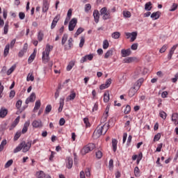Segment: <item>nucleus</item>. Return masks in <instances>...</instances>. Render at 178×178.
<instances>
[{"mask_svg": "<svg viewBox=\"0 0 178 178\" xmlns=\"http://www.w3.org/2000/svg\"><path fill=\"white\" fill-rule=\"evenodd\" d=\"M109 129V124L105 123L103 125H99L93 133V136H97V137H101L102 135L106 134V131Z\"/></svg>", "mask_w": 178, "mask_h": 178, "instance_id": "1", "label": "nucleus"}, {"mask_svg": "<svg viewBox=\"0 0 178 178\" xmlns=\"http://www.w3.org/2000/svg\"><path fill=\"white\" fill-rule=\"evenodd\" d=\"M95 148V144L89 143L82 149L81 152L83 155H86V154H88V152H90V151H92Z\"/></svg>", "mask_w": 178, "mask_h": 178, "instance_id": "2", "label": "nucleus"}, {"mask_svg": "<svg viewBox=\"0 0 178 178\" xmlns=\"http://www.w3.org/2000/svg\"><path fill=\"white\" fill-rule=\"evenodd\" d=\"M21 147L23 149V152H27V151H29L30 148H31V141H29L28 143L22 142L21 143Z\"/></svg>", "mask_w": 178, "mask_h": 178, "instance_id": "3", "label": "nucleus"}, {"mask_svg": "<svg viewBox=\"0 0 178 178\" xmlns=\"http://www.w3.org/2000/svg\"><path fill=\"white\" fill-rule=\"evenodd\" d=\"M77 24V19L76 18H73L69 23L68 29L70 31H73L74 30V27H76Z\"/></svg>", "mask_w": 178, "mask_h": 178, "instance_id": "4", "label": "nucleus"}, {"mask_svg": "<svg viewBox=\"0 0 178 178\" xmlns=\"http://www.w3.org/2000/svg\"><path fill=\"white\" fill-rule=\"evenodd\" d=\"M72 47H73V38H70L67 40V44H64V47L65 51H69L72 49Z\"/></svg>", "mask_w": 178, "mask_h": 178, "instance_id": "5", "label": "nucleus"}, {"mask_svg": "<svg viewBox=\"0 0 178 178\" xmlns=\"http://www.w3.org/2000/svg\"><path fill=\"white\" fill-rule=\"evenodd\" d=\"M177 47H178V44H175L172 46V47L170 49V51L168 54V60H170V59H172V57L173 56V54H175V51H176Z\"/></svg>", "mask_w": 178, "mask_h": 178, "instance_id": "6", "label": "nucleus"}, {"mask_svg": "<svg viewBox=\"0 0 178 178\" xmlns=\"http://www.w3.org/2000/svg\"><path fill=\"white\" fill-rule=\"evenodd\" d=\"M29 44H27V43H25L24 44L23 49L19 52L18 56H19V58H22L23 55H24L27 52Z\"/></svg>", "mask_w": 178, "mask_h": 178, "instance_id": "7", "label": "nucleus"}, {"mask_svg": "<svg viewBox=\"0 0 178 178\" xmlns=\"http://www.w3.org/2000/svg\"><path fill=\"white\" fill-rule=\"evenodd\" d=\"M32 126L35 129H38V127H42V122L41 121V120H35L32 122Z\"/></svg>", "mask_w": 178, "mask_h": 178, "instance_id": "8", "label": "nucleus"}, {"mask_svg": "<svg viewBox=\"0 0 178 178\" xmlns=\"http://www.w3.org/2000/svg\"><path fill=\"white\" fill-rule=\"evenodd\" d=\"M92 59H94V55L88 54L82 57L81 59V63H84V62H87V60H91Z\"/></svg>", "mask_w": 178, "mask_h": 178, "instance_id": "9", "label": "nucleus"}, {"mask_svg": "<svg viewBox=\"0 0 178 178\" xmlns=\"http://www.w3.org/2000/svg\"><path fill=\"white\" fill-rule=\"evenodd\" d=\"M121 54L122 58H126V56H130L131 55V50L130 49H122Z\"/></svg>", "mask_w": 178, "mask_h": 178, "instance_id": "10", "label": "nucleus"}, {"mask_svg": "<svg viewBox=\"0 0 178 178\" xmlns=\"http://www.w3.org/2000/svg\"><path fill=\"white\" fill-rule=\"evenodd\" d=\"M48 9H49V3L48 2V0H44L42 6V12H44V13H46V12H48Z\"/></svg>", "mask_w": 178, "mask_h": 178, "instance_id": "11", "label": "nucleus"}, {"mask_svg": "<svg viewBox=\"0 0 178 178\" xmlns=\"http://www.w3.org/2000/svg\"><path fill=\"white\" fill-rule=\"evenodd\" d=\"M60 18V15H56L55 17H54V20H53V22H52V23H51V30H54V27H56V24H58V22H59V19Z\"/></svg>", "mask_w": 178, "mask_h": 178, "instance_id": "12", "label": "nucleus"}, {"mask_svg": "<svg viewBox=\"0 0 178 178\" xmlns=\"http://www.w3.org/2000/svg\"><path fill=\"white\" fill-rule=\"evenodd\" d=\"M171 120H172V122H173V123H174V124H175V126L178 125V114H177V113H172Z\"/></svg>", "mask_w": 178, "mask_h": 178, "instance_id": "13", "label": "nucleus"}, {"mask_svg": "<svg viewBox=\"0 0 178 178\" xmlns=\"http://www.w3.org/2000/svg\"><path fill=\"white\" fill-rule=\"evenodd\" d=\"M35 101V93H31L29 97L26 100V104H30V102H34Z\"/></svg>", "mask_w": 178, "mask_h": 178, "instance_id": "14", "label": "nucleus"}, {"mask_svg": "<svg viewBox=\"0 0 178 178\" xmlns=\"http://www.w3.org/2000/svg\"><path fill=\"white\" fill-rule=\"evenodd\" d=\"M93 17L95 19V23H98L99 22V11L95 10L93 11Z\"/></svg>", "mask_w": 178, "mask_h": 178, "instance_id": "15", "label": "nucleus"}, {"mask_svg": "<svg viewBox=\"0 0 178 178\" xmlns=\"http://www.w3.org/2000/svg\"><path fill=\"white\" fill-rule=\"evenodd\" d=\"M29 126H30V121H27L24 123V127L22 130V134H26V133H27V130H29Z\"/></svg>", "mask_w": 178, "mask_h": 178, "instance_id": "16", "label": "nucleus"}, {"mask_svg": "<svg viewBox=\"0 0 178 178\" xmlns=\"http://www.w3.org/2000/svg\"><path fill=\"white\" fill-rule=\"evenodd\" d=\"M42 60L43 63H48L49 61V54L42 52Z\"/></svg>", "mask_w": 178, "mask_h": 178, "instance_id": "17", "label": "nucleus"}, {"mask_svg": "<svg viewBox=\"0 0 178 178\" xmlns=\"http://www.w3.org/2000/svg\"><path fill=\"white\" fill-rule=\"evenodd\" d=\"M52 49H54V46L50 45L49 44H47L46 45L45 49L43 51L44 54H47L49 55L51 51H52Z\"/></svg>", "mask_w": 178, "mask_h": 178, "instance_id": "18", "label": "nucleus"}, {"mask_svg": "<svg viewBox=\"0 0 178 178\" xmlns=\"http://www.w3.org/2000/svg\"><path fill=\"white\" fill-rule=\"evenodd\" d=\"M159 17H161V13L159 11H157L156 13H153L151 15V18L153 20H156V19H159Z\"/></svg>", "mask_w": 178, "mask_h": 178, "instance_id": "19", "label": "nucleus"}, {"mask_svg": "<svg viewBox=\"0 0 178 178\" xmlns=\"http://www.w3.org/2000/svg\"><path fill=\"white\" fill-rule=\"evenodd\" d=\"M8 115V109L1 108L0 110V118H5Z\"/></svg>", "mask_w": 178, "mask_h": 178, "instance_id": "20", "label": "nucleus"}, {"mask_svg": "<svg viewBox=\"0 0 178 178\" xmlns=\"http://www.w3.org/2000/svg\"><path fill=\"white\" fill-rule=\"evenodd\" d=\"M137 90L136 88H134V87L131 88L129 91V93H128V95L129 97H134V95H136V92H137Z\"/></svg>", "mask_w": 178, "mask_h": 178, "instance_id": "21", "label": "nucleus"}, {"mask_svg": "<svg viewBox=\"0 0 178 178\" xmlns=\"http://www.w3.org/2000/svg\"><path fill=\"white\" fill-rule=\"evenodd\" d=\"M73 167V159L72 158H68L67 160V169H72Z\"/></svg>", "mask_w": 178, "mask_h": 178, "instance_id": "22", "label": "nucleus"}, {"mask_svg": "<svg viewBox=\"0 0 178 178\" xmlns=\"http://www.w3.org/2000/svg\"><path fill=\"white\" fill-rule=\"evenodd\" d=\"M112 147H113V152L117 151V149H118V140H116V139H113L112 140Z\"/></svg>", "mask_w": 178, "mask_h": 178, "instance_id": "23", "label": "nucleus"}, {"mask_svg": "<svg viewBox=\"0 0 178 178\" xmlns=\"http://www.w3.org/2000/svg\"><path fill=\"white\" fill-rule=\"evenodd\" d=\"M135 59L136 58L134 57H128L123 60V63H131L134 62Z\"/></svg>", "mask_w": 178, "mask_h": 178, "instance_id": "24", "label": "nucleus"}, {"mask_svg": "<svg viewBox=\"0 0 178 178\" xmlns=\"http://www.w3.org/2000/svg\"><path fill=\"white\" fill-rule=\"evenodd\" d=\"M112 55H113V49H109L106 51L104 55V58L108 59V58H109V56H112Z\"/></svg>", "mask_w": 178, "mask_h": 178, "instance_id": "25", "label": "nucleus"}, {"mask_svg": "<svg viewBox=\"0 0 178 178\" xmlns=\"http://www.w3.org/2000/svg\"><path fill=\"white\" fill-rule=\"evenodd\" d=\"M44 177H45V172H44V171L40 170L36 172L37 178H44Z\"/></svg>", "mask_w": 178, "mask_h": 178, "instance_id": "26", "label": "nucleus"}, {"mask_svg": "<svg viewBox=\"0 0 178 178\" xmlns=\"http://www.w3.org/2000/svg\"><path fill=\"white\" fill-rule=\"evenodd\" d=\"M10 48V45L9 44L6 45L4 49V53H3V55L5 57L8 56V54H9Z\"/></svg>", "mask_w": 178, "mask_h": 178, "instance_id": "27", "label": "nucleus"}, {"mask_svg": "<svg viewBox=\"0 0 178 178\" xmlns=\"http://www.w3.org/2000/svg\"><path fill=\"white\" fill-rule=\"evenodd\" d=\"M112 38H114V40H118L120 38V32H114L111 35Z\"/></svg>", "mask_w": 178, "mask_h": 178, "instance_id": "28", "label": "nucleus"}, {"mask_svg": "<svg viewBox=\"0 0 178 178\" xmlns=\"http://www.w3.org/2000/svg\"><path fill=\"white\" fill-rule=\"evenodd\" d=\"M8 31H9V22H6L3 28V34H8Z\"/></svg>", "mask_w": 178, "mask_h": 178, "instance_id": "29", "label": "nucleus"}, {"mask_svg": "<svg viewBox=\"0 0 178 178\" xmlns=\"http://www.w3.org/2000/svg\"><path fill=\"white\" fill-rule=\"evenodd\" d=\"M74 98H76V92H74V91H72L67 99H69V101H73Z\"/></svg>", "mask_w": 178, "mask_h": 178, "instance_id": "30", "label": "nucleus"}, {"mask_svg": "<svg viewBox=\"0 0 178 178\" xmlns=\"http://www.w3.org/2000/svg\"><path fill=\"white\" fill-rule=\"evenodd\" d=\"M37 54V51L34 50L33 53L29 56V62H33L34 59H35V55Z\"/></svg>", "mask_w": 178, "mask_h": 178, "instance_id": "31", "label": "nucleus"}, {"mask_svg": "<svg viewBox=\"0 0 178 178\" xmlns=\"http://www.w3.org/2000/svg\"><path fill=\"white\" fill-rule=\"evenodd\" d=\"M65 105V100L63 99H60V106L58 108V112H61L63 110V106Z\"/></svg>", "mask_w": 178, "mask_h": 178, "instance_id": "32", "label": "nucleus"}, {"mask_svg": "<svg viewBox=\"0 0 178 178\" xmlns=\"http://www.w3.org/2000/svg\"><path fill=\"white\" fill-rule=\"evenodd\" d=\"M109 92H106L104 94V102H109Z\"/></svg>", "mask_w": 178, "mask_h": 178, "instance_id": "33", "label": "nucleus"}, {"mask_svg": "<svg viewBox=\"0 0 178 178\" xmlns=\"http://www.w3.org/2000/svg\"><path fill=\"white\" fill-rule=\"evenodd\" d=\"M74 66V61H70L67 66V71L70 72L72 69H73V67Z\"/></svg>", "mask_w": 178, "mask_h": 178, "instance_id": "34", "label": "nucleus"}, {"mask_svg": "<svg viewBox=\"0 0 178 178\" xmlns=\"http://www.w3.org/2000/svg\"><path fill=\"white\" fill-rule=\"evenodd\" d=\"M41 106V101L37 100L35 104L34 111H38Z\"/></svg>", "mask_w": 178, "mask_h": 178, "instance_id": "35", "label": "nucleus"}, {"mask_svg": "<svg viewBox=\"0 0 178 178\" xmlns=\"http://www.w3.org/2000/svg\"><path fill=\"white\" fill-rule=\"evenodd\" d=\"M68 35L67 33H65L62 38L61 44L62 45H65L66 44V41H67Z\"/></svg>", "mask_w": 178, "mask_h": 178, "instance_id": "36", "label": "nucleus"}, {"mask_svg": "<svg viewBox=\"0 0 178 178\" xmlns=\"http://www.w3.org/2000/svg\"><path fill=\"white\" fill-rule=\"evenodd\" d=\"M16 69V65H13L8 71H7V75L10 76V74H12L13 72H15V70Z\"/></svg>", "mask_w": 178, "mask_h": 178, "instance_id": "37", "label": "nucleus"}, {"mask_svg": "<svg viewBox=\"0 0 178 178\" xmlns=\"http://www.w3.org/2000/svg\"><path fill=\"white\" fill-rule=\"evenodd\" d=\"M27 81H34V76L33 75V72H30L27 77H26Z\"/></svg>", "mask_w": 178, "mask_h": 178, "instance_id": "38", "label": "nucleus"}, {"mask_svg": "<svg viewBox=\"0 0 178 178\" xmlns=\"http://www.w3.org/2000/svg\"><path fill=\"white\" fill-rule=\"evenodd\" d=\"M131 37V42H134L137 38V32H132Z\"/></svg>", "mask_w": 178, "mask_h": 178, "instance_id": "39", "label": "nucleus"}, {"mask_svg": "<svg viewBox=\"0 0 178 178\" xmlns=\"http://www.w3.org/2000/svg\"><path fill=\"white\" fill-rule=\"evenodd\" d=\"M152 3H151V2L146 3L145 5V10H151V9H152Z\"/></svg>", "mask_w": 178, "mask_h": 178, "instance_id": "40", "label": "nucleus"}, {"mask_svg": "<svg viewBox=\"0 0 178 178\" xmlns=\"http://www.w3.org/2000/svg\"><path fill=\"white\" fill-rule=\"evenodd\" d=\"M44 38V33L42 32V31H40L38 34V40L40 42Z\"/></svg>", "mask_w": 178, "mask_h": 178, "instance_id": "41", "label": "nucleus"}, {"mask_svg": "<svg viewBox=\"0 0 178 178\" xmlns=\"http://www.w3.org/2000/svg\"><path fill=\"white\" fill-rule=\"evenodd\" d=\"M109 48V42L108 40H105L103 42V49H108Z\"/></svg>", "mask_w": 178, "mask_h": 178, "instance_id": "42", "label": "nucleus"}, {"mask_svg": "<svg viewBox=\"0 0 178 178\" xmlns=\"http://www.w3.org/2000/svg\"><path fill=\"white\" fill-rule=\"evenodd\" d=\"M131 111V107L129 105L126 106L124 113L125 115H129Z\"/></svg>", "mask_w": 178, "mask_h": 178, "instance_id": "43", "label": "nucleus"}, {"mask_svg": "<svg viewBox=\"0 0 178 178\" xmlns=\"http://www.w3.org/2000/svg\"><path fill=\"white\" fill-rule=\"evenodd\" d=\"M134 175L136 177H140V168L138 167H135L134 168Z\"/></svg>", "mask_w": 178, "mask_h": 178, "instance_id": "44", "label": "nucleus"}, {"mask_svg": "<svg viewBox=\"0 0 178 178\" xmlns=\"http://www.w3.org/2000/svg\"><path fill=\"white\" fill-rule=\"evenodd\" d=\"M13 164V160L10 159L4 165V168L6 169H8V168H10V166H12V165Z\"/></svg>", "mask_w": 178, "mask_h": 178, "instance_id": "45", "label": "nucleus"}, {"mask_svg": "<svg viewBox=\"0 0 178 178\" xmlns=\"http://www.w3.org/2000/svg\"><path fill=\"white\" fill-rule=\"evenodd\" d=\"M159 116H160V118H163V120H165L166 119V116H168V115L165 113V111H161L159 112Z\"/></svg>", "mask_w": 178, "mask_h": 178, "instance_id": "46", "label": "nucleus"}, {"mask_svg": "<svg viewBox=\"0 0 178 178\" xmlns=\"http://www.w3.org/2000/svg\"><path fill=\"white\" fill-rule=\"evenodd\" d=\"M108 19H111V13H109V11H108L106 13L103 15L104 20H108Z\"/></svg>", "mask_w": 178, "mask_h": 178, "instance_id": "47", "label": "nucleus"}, {"mask_svg": "<svg viewBox=\"0 0 178 178\" xmlns=\"http://www.w3.org/2000/svg\"><path fill=\"white\" fill-rule=\"evenodd\" d=\"M23 148L22 147V144H20L19 146H17L14 150V154H17V152H20Z\"/></svg>", "mask_w": 178, "mask_h": 178, "instance_id": "48", "label": "nucleus"}, {"mask_svg": "<svg viewBox=\"0 0 178 178\" xmlns=\"http://www.w3.org/2000/svg\"><path fill=\"white\" fill-rule=\"evenodd\" d=\"M20 136H22V132L18 131L14 136L15 141H17L20 138Z\"/></svg>", "mask_w": 178, "mask_h": 178, "instance_id": "49", "label": "nucleus"}, {"mask_svg": "<svg viewBox=\"0 0 178 178\" xmlns=\"http://www.w3.org/2000/svg\"><path fill=\"white\" fill-rule=\"evenodd\" d=\"M123 16L124 17H131V13L130 11H123Z\"/></svg>", "mask_w": 178, "mask_h": 178, "instance_id": "50", "label": "nucleus"}, {"mask_svg": "<svg viewBox=\"0 0 178 178\" xmlns=\"http://www.w3.org/2000/svg\"><path fill=\"white\" fill-rule=\"evenodd\" d=\"M168 49V44H164L161 49L159 50L160 54H163Z\"/></svg>", "mask_w": 178, "mask_h": 178, "instance_id": "51", "label": "nucleus"}, {"mask_svg": "<svg viewBox=\"0 0 178 178\" xmlns=\"http://www.w3.org/2000/svg\"><path fill=\"white\" fill-rule=\"evenodd\" d=\"M111 106L109 105L106 106L104 113L103 114V115L105 116H108L109 115V109H110Z\"/></svg>", "mask_w": 178, "mask_h": 178, "instance_id": "52", "label": "nucleus"}, {"mask_svg": "<svg viewBox=\"0 0 178 178\" xmlns=\"http://www.w3.org/2000/svg\"><path fill=\"white\" fill-rule=\"evenodd\" d=\"M177 3H173L172 6H171V8L170 9V12H175L176 9H177Z\"/></svg>", "mask_w": 178, "mask_h": 178, "instance_id": "53", "label": "nucleus"}, {"mask_svg": "<svg viewBox=\"0 0 178 178\" xmlns=\"http://www.w3.org/2000/svg\"><path fill=\"white\" fill-rule=\"evenodd\" d=\"M84 42H86V39L84 38V37H81L80 43H79L80 48H83L84 45Z\"/></svg>", "mask_w": 178, "mask_h": 178, "instance_id": "54", "label": "nucleus"}, {"mask_svg": "<svg viewBox=\"0 0 178 178\" xmlns=\"http://www.w3.org/2000/svg\"><path fill=\"white\" fill-rule=\"evenodd\" d=\"M140 87H141V85L138 82V81L134 85V88L136 89L138 91V90H140Z\"/></svg>", "mask_w": 178, "mask_h": 178, "instance_id": "55", "label": "nucleus"}, {"mask_svg": "<svg viewBox=\"0 0 178 178\" xmlns=\"http://www.w3.org/2000/svg\"><path fill=\"white\" fill-rule=\"evenodd\" d=\"M83 31H84V29L79 28L77 29L76 32L75 33V35H80V34H81V33H83Z\"/></svg>", "mask_w": 178, "mask_h": 178, "instance_id": "56", "label": "nucleus"}, {"mask_svg": "<svg viewBox=\"0 0 178 178\" xmlns=\"http://www.w3.org/2000/svg\"><path fill=\"white\" fill-rule=\"evenodd\" d=\"M52 111V106L51 105H47L45 108V113H49Z\"/></svg>", "mask_w": 178, "mask_h": 178, "instance_id": "57", "label": "nucleus"}, {"mask_svg": "<svg viewBox=\"0 0 178 178\" xmlns=\"http://www.w3.org/2000/svg\"><path fill=\"white\" fill-rule=\"evenodd\" d=\"M163 145V144H162V143L159 144L157 145L156 152H161V151L162 150Z\"/></svg>", "mask_w": 178, "mask_h": 178, "instance_id": "58", "label": "nucleus"}, {"mask_svg": "<svg viewBox=\"0 0 178 178\" xmlns=\"http://www.w3.org/2000/svg\"><path fill=\"white\" fill-rule=\"evenodd\" d=\"M91 10V4L88 3L85 6V12H90Z\"/></svg>", "mask_w": 178, "mask_h": 178, "instance_id": "59", "label": "nucleus"}, {"mask_svg": "<svg viewBox=\"0 0 178 178\" xmlns=\"http://www.w3.org/2000/svg\"><path fill=\"white\" fill-rule=\"evenodd\" d=\"M106 13H108V9L106 8V7L102 8L100 10V13H101L102 15H104Z\"/></svg>", "mask_w": 178, "mask_h": 178, "instance_id": "60", "label": "nucleus"}, {"mask_svg": "<svg viewBox=\"0 0 178 178\" xmlns=\"http://www.w3.org/2000/svg\"><path fill=\"white\" fill-rule=\"evenodd\" d=\"M19 17L20 20H24V17H26V14H24V13H23V12H20L19 13Z\"/></svg>", "mask_w": 178, "mask_h": 178, "instance_id": "61", "label": "nucleus"}, {"mask_svg": "<svg viewBox=\"0 0 178 178\" xmlns=\"http://www.w3.org/2000/svg\"><path fill=\"white\" fill-rule=\"evenodd\" d=\"M96 157L98 158V159H101L102 158V152L97 151L96 152Z\"/></svg>", "mask_w": 178, "mask_h": 178, "instance_id": "62", "label": "nucleus"}, {"mask_svg": "<svg viewBox=\"0 0 178 178\" xmlns=\"http://www.w3.org/2000/svg\"><path fill=\"white\" fill-rule=\"evenodd\" d=\"M161 140V134H157L154 136V141H159Z\"/></svg>", "mask_w": 178, "mask_h": 178, "instance_id": "63", "label": "nucleus"}, {"mask_svg": "<svg viewBox=\"0 0 178 178\" xmlns=\"http://www.w3.org/2000/svg\"><path fill=\"white\" fill-rule=\"evenodd\" d=\"M178 80V72L175 75V77L172 79V83H176Z\"/></svg>", "mask_w": 178, "mask_h": 178, "instance_id": "64", "label": "nucleus"}]
</instances>
